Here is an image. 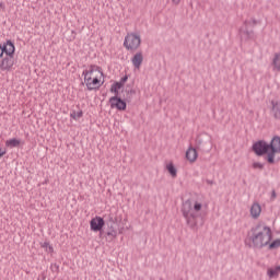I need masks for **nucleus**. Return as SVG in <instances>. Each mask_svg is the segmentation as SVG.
<instances>
[{"mask_svg": "<svg viewBox=\"0 0 280 280\" xmlns=\"http://www.w3.org/2000/svg\"><path fill=\"white\" fill-rule=\"evenodd\" d=\"M271 241L272 231L270 226L260 222L252 226L245 240V244L248 248L260 250L267 247Z\"/></svg>", "mask_w": 280, "mask_h": 280, "instance_id": "obj_1", "label": "nucleus"}, {"mask_svg": "<svg viewBox=\"0 0 280 280\" xmlns=\"http://www.w3.org/2000/svg\"><path fill=\"white\" fill-rule=\"evenodd\" d=\"M202 208V205L198 201H195L192 203L190 199H187L182 205V214L183 218L186 221L187 226L196 231L197 230V219L200 218V210Z\"/></svg>", "mask_w": 280, "mask_h": 280, "instance_id": "obj_2", "label": "nucleus"}, {"mask_svg": "<svg viewBox=\"0 0 280 280\" xmlns=\"http://www.w3.org/2000/svg\"><path fill=\"white\" fill-rule=\"evenodd\" d=\"M105 224L107 226L104 235H106L108 242H113L117 237L119 231V222L117 221V214L109 212L104 215Z\"/></svg>", "mask_w": 280, "mask_h": 280, "instance_id": "obj_3", "label": "nucleus"}, {"mask_svg": "<svg viewBox=\"0 0 280 280\" xmlns=\"http://www.w3.org/2000/svg\"><path fill=\"white\" fill-rule=\"evenodd\" d=\"M93 71H95V66H91L90 70L83 71L84 82L89 91H95V89H100V79H97V77L94 79L89 77L93 75Z\"/></svg>", "mask_w": 280, "mask_h": 280, "instance_id": "obj_4", "label": "nucleus"}, {"mask_svg": "<svg viewBox=\"0 0 280 280\" xmlns=\"http://www.w3.org/2000/svg\"><path fill=\"white\" fill-rule=\"evenodd\" d=\"M139 45H141V37L139 35L131 33L125 37L124 47H126L128 51L139 49Z\"/></svg>", "mask_w": 280, "mask_h": 280, "instance_id": "obj_5", "label": "nucleus"}, {"mask_svg": "<svg viewBox=\"0 0 280 280\" xmlns=\"http://www.w3.org/2000/svg\"><path fill=\"white\" fill-rule=\"evenodd\" d=\"M249 21H245L244 25L238 30V35L242 42L255 40L256 35L254 34L253 30H248Z\"/></svg>", "mask_w": 280, "mask_h": 280, "instance_id": "obj_6", "label": "nucleus"}, {"mask_svg": "<svg viewBox=\"0 0 280 280\" xmlns=\"http://www.w3.org/2000/svg\"><path fill=\"white\" fill-rule=\"evenodd\" d=\"M104 226H106V221L102 217H95L90 221L91 231L100 232V235H104Z\"/></svg>", "mask_w": 280, "mask_h": 280, "instance_id": "obj_7", "label": "nucleus"}, {"mask_svg": "<svg viewBox=\"0 0 280 280\" xmlns=\"http://www.w3.org/2000/svg\"><path fill=\"white\" fill-rule=\"evenodd\" d=\"M252 150L257 156H264V154H267V152L270 150L269 143H267L265 140H258L253 144Z\"/></svg>", "mask_w": 280, "mask_h": 280, "instance_id": "obj_8", "label": "nucleus"}, {"mask_svg": "<svg viewBox=\"0 0 280 280\" xmlns=\"http://www.w3.org/2000/svg\"><path fill=\"white\" fill-rule=\"evenodd\" d=\"M14 67V55H5L0 62L1 71H12Z\"/></svg>", "mask_w": 280, "mask_h": 280, "instance_id": "obj_9", "label": "nucleus"}, {"mask_svg": "<svg viewBox=\"0 0 280 280\" xmlns=\"http://www.w3.org/2000/svg\"><path fill=\"white\" fill-rule=\"evenodd\" d=\"M110 108H117V110H126V101L121 100L119 96H112L109 98Z\"/></svg>", "mask_w": 280, "mask_h": 280, "instance_id": "obj_10", "label": "nucleus"}, {"mask_svg": "<svg viewBox=\"0 0 280 280\" xmlns=\"http://www.w3.org/2000/svg\"><path fill=\"white\" fill-rule=\"evenodd\" d=\"M1 51L2 56L3 54H5V56H11L14 55V51H16V47L11 39H8L5 43L1 44Z\"/></svg>", "mask_w": 280, "mask_h": 280, "instance_id": "obj_11", "label": "nucleus"}, {"mask_svg": "<svg viewBox=\"0 0 280 280\" xmlns=\"http://www.w3.org/2000/svg\"><path fill=\"white\" fill-rule=\"evenodd\" d=\"M270 115L277 121H280V102L279 101H271Z\"/></svg>", "mask_w": 280, "mask_h": 280, "instance_id": "obj_12", "label": "nucleus"}, {"mask_svg": "<svg viewBox=\"0 0 280 280\" xmlns=\"http://www.w3.org/2000/svg\"><path fill=\"white\" fill-rule=\"evenodd\" d=\"M269 145V150H273L275 152H279L280 153V137L279 136H275L270 143H268Z\"/></svg>", "mask_w": 280, "mask_h": 280, "instance_id": "obj_13", "label": "nucleus"}, {"mask_svg": "<svg viewBox=\"0 0 280 280\" xmlns=\"http://www.w3.org/2000/svg\"><path fill=\"white\" fill-rule=\"evenodd\" d=\"M198 156V153L196 151V149L194 148H188V150L186 151V159L190 162V163H195L196 159Z\"/></svg>", "mask_w": 280, "mask_h": 280, "instance_id": "obj_14", "label": "nucleus"}, {"mask_svg": "<svg viewBox=\"0 0 280 280\" xmlns=\"http://www.w3.org/2000/svg\"><path fill=\"white\" fill-rule=\"evenodd\" d=\"M260 213H261L260 205L258 202L253 203V206L250 207V215L253 217V219H258Z\"/></svg>", "mask_w": 280, "mask_h": 280, "instance_id": "obj_15", "label": "nucleus"}, {"mask_svg": "<svg viewBox=\"0 0 280 280\" xmlns=\"http://www.w3.org/2000/svg\"><path fill=\"white\" fill-rule=\"evenodd\" d=\"M5 145L7 148H19V145H21V140L12 138L5 141Z\"/></svg>", "mask_w": 280, "mask_h": 280, "instance_id": "obj_16", "label": "nucleus"}, {"mask_svg": "<svg viewBox=\"0 0 280 280\" xmlns=\"http://www.w3.org/2000/svg\"><path fill=\"white\" fill-rule=\"evenodd\" d=\"M280 273V266H276L275 268H269L267 270V275L270 279L278 277Z\"/></svg>", "mask_w": 280, "mask_h": 280, "instance_id": "obj_17", "label": "nucleus"}, {"mask_svg": "<svg viewBox=\"0 0 280 280\" xmlns=\"http://www.w3.org/2000/svg\"><path fill=\"white\" fill-rule=\"evenodd\" d=\"M266 154H267L266 161L270 164H273L275 163V154H280V153L278 151L269 149V151Z\"/></svg>", "mask_w": 280, "mask_h": 280, "instance_id": "obj_18", "label": "nucleus"}, {"mask_svg": "<svg viewBox=\"0 0 280 280\" xmlns=\"http://www.w3.org/2000/svg\"><path fill=\"white\" fill-rule=\"evenodd\" d=\"M166 170L173 178H176L178 171L176 170V166H174V163H168Z\"/></svg>", "mask_w": 280, "mask_h": 280, "instance_id": "obj_19", "label": "nucleus"}, {"mask_svg": "<svg viewBox=\"0 0 280 280\" xmlns=\"http://www.w3.org/2000/svg\"><path fill=\"white\" fill-rule=\"evenodd\" d=\"M132 65L136 69H140L141 67V52H137L132 58Z\"/></svg>", "mask_w": 280, "mask_h": 280, "instance_id": "obj_20", "label": "nucleus"}, {"mask_svg": "<svg viewBox=\"0 0 280 280\" xmlns=\"http://www.w3.org/2000/svg\"><path fill=\"white\" fill-rule=\"evenodd\" d=\"M121 83L119 82H115L114 84H112L110 86V93H115V97H118L119 95V89H121Z\"/></svg>", "mask_w": 280, "mask_h": 280, "instance_id": "obj_21", "label": "nucleus"}, {"mask_svg": "<svg viewBox=\"0 0 280 280\" xmlns=\"http://www.w3.org/2000/svg\"><path fill=\"white\" fill-rule=\"evenodd\" d=\"M269 250H275L280 248V238H277L275 241H270L269 244L267 245Z\"/></svg>", "mask_w": 280, "mask_h": 280, "instance_id": "obj_22", "label": "nucleus"}, {"mask_svg": "<svg viewBox=\"0 0 280 280\" xmlns=\"http://www.w3.org/2000/svg\"><path fill=\"white\" fill-rule=\"evenodd\" d=\"M272 65L277 69V71H280V54L279 52L275 54Z\"/></svg>", "mask_w": 280, "mask_h": 280, "instance_id": "obj_23", "label": "nucleus"}, {"mask_svg": "<svg viewBox=\"0 0 280 280\" xmlns=\"http://www.w3.org/2000/svg\"><path fill=\"white\" fill-rule=\"evenodd\" d=\"M82 115H83L82 110L72 112V113L70 114V117H71L72 119L78 120V119H80V118L82 117Z\"/></svg>", "mask_w": 280, "mask_h": 280, "instance_id": "obj_24", "label": "nucleus"}, {"mask_svg": "<svg viewBox=\"0 0 280 280\" xmlns=\"http://www.w3.org/2000/svg\"><path fill=\"white\" fill-rule=\"evenodd\" d=\"M253 167L254 170H264V164H261L260 162H254Z\"/></svg>", "mask_w": 280, "mask_h": 280, "instance_id": "obj_25", "label": "nucleus"}, {"mask_svg": "<svg viewBox=\"0 0 280 280\" xmlns=\"http://www.w3.org/2000/svg\"><path fill=\"white\" fill-rule=\"evenodd\" d=\"M42 246H43V248H48V253L54 252V247L51 245H49L48 242H45Z\"/></svg>", "mask_w": 280, "mask_h": 280, "instance_id": "obj_26", "label": "nucleus"}, {"mask_svg": "<svg viewBox=\"0 0 280 280\" xmlns=\"http://www.w3.org/2000/svg\"><path fill=\"white\" fill-rule=\"evenodd\" d=\"M50 270H51L52 272H59L60 266H58L57 264H52V265L50 266Z\"/></svg>", "mask_w": 280, "mask_h": 280, "instance_id": "obj_27", "label": "nucleus"}, {"mask_svg": "<svg viewBox=\"0 0 280 280\" xmlns=\"http://www.w3.org/2000/svg\"><path fill=\"white\" fill-rule=\"evenodd\" d=\"M126 82H128V75H125L120 79V81L118 82V84H121V86H124V84H126Z\"/></svg>", "mask_w": 280, "mask_h": 280, "instance_id": "obj_28", "label": "nucleus"}, {"mask_svg": "<svg viewBox=\"0 0 280 280\" xmlns=\"http://www.w3.org/2000/svg\"><path fill=\"white\" fill-rule=\"evenodd\" d=\"M5 154H7V151L3 150V149H0V159H1L2 156H5Z\"/></svg>", "mask_w": 280, "mask_h": 280, "instance_id": "obj_29", "label": "nucleus"}, {"mask_svg": "<svg viewBox=\"0 0 280 280\" xmlns=\"http://www.w3.org/2000/svg\"><path fill=\"white\" fill-rule=\"evenodd\" d=\"M276 197H277V195H276L275 190H272V194H271V200H275V199H276Z\"/></svg>", "mask_w": 280, "mask_h": 280, "instance_id": "obj_30", "label": "nucleus"}, {"mask_svg": "<svg viewBox=\"0 0 280 280\" xmlns=\"http://www.w3.org/2000/svg\"><path fill=\"white\" fill-rule=\"evenodd\" d=\"M172 2H173L174 4H178V3H180V0H172Z\"/></svg>", "mask_w": 280, "mask_h": 280, "instance_id": "obj_31", "label": "nucleus"}, {"mask_svg": "<svg viewBox=\"0 0 280 280\" xmlns=\"http://www.w3.org/2000/svg\"><path fill=\"white\" fill-rule=\"evenodd\" d=\"M0 58H3V51H1V44H0Z\"/></svg>", "mask_w": 280, "mask_h": 280, "instance_id": "obj_32", "label": "nucleus"}, {"mask_svg": "<svg viewBox=\"0 0 280 280\" xmlns=\"http://www.w3.org/2000/svg\"><path fill=\"white\" fill-rule=\"evenodd\" d=\"M253 24L256 25L257 21L255 19L252 20Z\"/></svg>", "mask_w": 280, "mask_h": 280, "instance_id": "obj_33", "label": "nucleus"}, {"mask_svg": "<svg viewBox=\"0 0 280 280\" xmlns=\"http://www.w3.org/2000/svg\"><path fill=\"white\" fill-rule=\"evenodd\" d=\"M207 183H208V185H212L213 184L212 180H207Z\"/></svg>", "mask_w": 280, "mask_h": 280, "instance_id": "obj_34", "label": "nucleus"}]
</instances>
